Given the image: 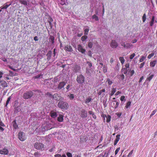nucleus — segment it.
I'll return each instance as SVG.
<instances>
[{
    "mask_svg": "<svg viewBox=\"0 0 157 157\" xmlns=\"http://www.w3.org/2000/svg\"><path fill=\"white\" fill-rule=\"evenodd\" d=\"M57 105L59 107L63 109H67L69 107L68 103L63 101H59Z\"/></svg>",
    "mask_w": 157,
    "mask_h": 157,
    "instance_id": "nucleus-1",
    "label": "nucleus"
},
{
    "mask_svg": "<svg viewBox=\"0 0 157 157\" xmlns=\"http://www.w3.org/2000/svg\"><path fill=\"white\" fill-rule=\"evenodd\" d=\"M66 84V83L64 82H61L58 85L57 87H56L55 85H54L52 86V89H57V90H60L63 88Z\"/></svg>",
    "mask_w": 157,
    "mask_h": 157,
    "instance_id": "nucleus-2",
    "label": "nucleus"
},
{
    "mask_svg": "<svg viewBox=\"0 0 157 157\" xmlns=\"http://www.w3.org/2000/svg\"><path fill=\"white\" fill-rule=\"evenodd\" d=\"M33 93L32 91H27L23 95V98L25 99H27L31 98L33 95Z\"/></svg>",
    "mask_w": 157,
    "mask_h": 157,
    "instance_id": "nucleus-3",
    "label": "nucleus"
},
{
    "mask_svg": "<svg viewBox=\"0 0 157 157\" xmlns=\"http://www.w3.org/2000/svg\"><path fill=\"white\" fill-rule=\"evenodd\" d=\"M76 81L78 83L82 84L84 82V77L81 75H79L77 76Z\"/></svg>",
    "mask_w": 157,
    "mask_h": 157,
    "instance_id": "nucleus-4",
    "label": "nucleus"
},
{
    "mask_svg": "<svg viewBox=\"0 0 157 157\" xmlns=\"http://www.w3.org/2000/svg\"><path fill=\"white\" fill-rule=\"evenodd\" d=\"M18 136L19 139L21 141H24L26 139V137L24 132H20L18 134Z\"/></svg>",
    "mask_w": 157,
    "mask_h": 157,
    "instance_id": "nucleus-5",
    "label": "nucleus"
},
{
    "mask_svg": "<svg viewBox=\"0 0 157 157\" xmlns=\"http://www.w3.org/2000/svg\"><path fill=\"white\" fill-rule=\"evenodd\" d=\"M34 147L35 148L38 149H42L44 148V145L40 143H36L34 144Z\"/></svg>",
    "mask_w": 157,
    "mask_h": 157,
    "instance_id": "nucleus-6",
    "label": "nucleus"
},
{
    "mask_svg": "<svg viewBox=\"0 0 157 157\" xmlns=\"http://www.w3.org/2000/svg\"><path fill=\"white\" fill-rule=\"evenodd\" d=\"M80 68V67L77 64L74 65L72 67L73 71L75 73L79 72Z\"/></svg>",
    "mask_w": 157,
    "mask_h": 157,
    "instance_id": "nucleus-7",
    "label": "nucleus"
},
{
    "mask_svg": "<svg viewBox=\"0 0 157 157\" xmlns=\"http://www.w3.org/2000/svg\"><path fill=\"white\" fill-rule=\"evenodd\" d=\"M52 81L51 79H46L45 81V83L46 85L49 88H52Z\"/></svg>",
    "mask_w": 157,
    "mask_h": 157,
    "instance_id": "nucleus-8",
    "label": "nucleus"
},
{
    "mask_svg": "<svg viewBox=\"0 0 157 157\" xmlns=\"http://www.w3.org/2000/svg\"><path fill=\"white\" fill-rule=\"evenodd\" d=\"M110 45L113 48H116L118 46V44L115 40H113L111 42Z\"/></svg>",
    "mask_w": 157,
    "mask_h": 157,
    "instance_id": "nucleus-9",
    "label": "nucleus"
},
{
    "mask_svg": "<svg viewBox=\"0 0 157 157\" xmlns=\"http://www.w3.org/2000/svg\"><path fill=\"white\" fill-rule=\"evenodd\" d=\"M81 117L83 118H86L87 117V112L84 109L81 111Z\"/></svg>",
    "mask_w": 157,
    "mask_h": 157,
    "instance_id": "nucleus-10",
    "label": "nucleus"
},
{
    "mask_svg": "<svg viewBox=\"0 0 157 157\" xmlns=\"http://www.w3.org/2000/svg\"><path fill=\"white\" fill-rule=\"evenodd\" d=\"M78 50L79 52H81L82 53L85 54L86 52V50L83 49L80 44H79L78 45Z\"/></svg>",
    "mask_w": 157,
    "mask_h": 157,
    "instance_id": "nucleus-11",
    "label": "nucleus"
},
{
    "mask_svg": "<svg viewBox=\"0 0 157 157\" xmlns=\"http://www.w3.org/2000/svg\"><path fill=\"white\" fill-rule=\"evenodd\" d=\"M8 152V150L6 148H4L0 150V154H1L6 155Z\"/></svg>",
    "mask_w": 157,
    "mask_h": 157,
    "instance_id": "nucleus-12",
    "label": "nucleus"
},
{
    "mask_svg": "<svg viewBox=\"0 0 157 157\" xmlns=\"http://www.w3.org/2000/svg\"><path fill=\"white\" fill-rule=\"evenodd\" d=\"M45 95L47 97V99H48V101H49V102H50V101L49 100H51V99H53V95H52V94L50 93L49 92H47L46 94Z\"/></svg>",
    "mask_w": 157,
    "mask_h": 157,
    "instance_id": "nucleus-13",
    "label": "nucleus"
},
{
    "mask_svg": "<svg viewBox=\"0 0 157 157\" xmlns=\"http://www.w3.org/2000/svg\"><path fill=\"white\" fill-rule=\"evenodd\" d=\"M61 98V97L58 94L56 93L53 95V99L59 100H60Z\"/></svg>",
    "mask_w": 157,
    "mask_h": 157,
    "instance_id": "nucleus-14",
    "label": "nucleus"
},
{
    "mask_svg": "<svg viewBox=\"0 0 157 157\" xmlns=\"http://www.w3.org/2000/svg\"><path fill=\"white\" fill-rule=\"evenodd\" d=\"M64 49L67 51L71 52H72L73 51L72 47L71 46L68 45L66 46Z\"/></svg>",
    "mask_w": 157,
    "mask_h": 157,
    "instance_id": "nucleus-15",
    "label": "nucleus"
},
{
    "mask_svg": "<svg viewBox=\"0 0 157 157\" xmlns=\"http://www.w3.org/2000/svg\"><path fill=\"white\" fill-rule=\"evenodd\" d=\"M120 135L119 134L117 135L116 136V139L114 141V145H116L117 144V142H118V141L120 140Z\"/></svg>",
    "mask_w": 157,
    "mask_h": 157,
    "instance_id": "nucleus-16",
    "label": "nucleus"
},
{
    "mask_svg": "<svg viewBox=\"0 0 157 157\" xmlns=\"http://www.w3.org/2000/svg\"><path fill=\"white\" fill-rule=\"evenodd\" d=\"M105 116L106 118V122H109L111 120V116L109 115H107V116H106L105 115H103L101 116V117L104 118H105ZM105 119V118H104V119Z\"/></svg>",
    "mask_w": 157,
    "mask_h": 157,
    "instance_id": "nucleus-17",
    "label": "nucleus"
},
{
    "mask_svg": "<svg viewBox=\"0 0 157 157\" xmlns=\"http://www.w3.org/2000/svg\"><path fill=\"white\" fill-rule=\"evenodd\" d=\"M52 52L51 51H48L47 54V59L49 61L50 60L52 56Z\"/></svg>",
    "mask_w": 157,
    "mask_h": 157,
    "instance_id": "nucleus-18",
    "label": "nucleus"
},
{
    "mask_svg": "<svg viewBox=\"0 0 157 157\" xmlns=\"http://www.w3.org/2000/svg\"><path fill=\"white\" fill-rule=\"evenodd\" d=\"M13 126L15 129H17L18 128V126L16 123V120H14L12 122Z\"/></svg>",
    "mask_w": 157,
    "mask_h": 157,
    "instance_id": "nucleus-19",
    "label": "nucleus"
},
{
    "mask_svg": "<svg viewBox=\"0 0 157 157\" xmlns=\"http://www.w3.org/2000/svg\"><path fill=\"white\" fill-rule=\"evenodd\" d=\"M51 116L53 118H55L57 117V113L56 112L52 111L50 113Z\"/></svg>",
    "mask_w": 157,
    "mask_h": 157,
    "instance_id": "nucleus-20",
    "label": "nucleus"
},
{
    "mask_svg": "<svg viewBox=\"0 0 157 157\" xmlns=\"http://www.w3.org/2000/svg\"><path fill=\"white\" fill-rule=\"evenodd\" d=\"M19 2L21 4L25 6L27 5L28 4L26 0H19Z\"/></svg>",
    "mask_w": 157,
    "mask_h": 157,
    "instance_id": "nucleus-21",
    "label": "nucleus"
},
{
    "mask_svg": "<svg viewBox=\"0 0 157 157\" xmlns=\"http://www.w3.org/2000/svg\"><path fill=\"white\" fill-rule=\"evenodd\" d=\"M63 116L61 115H60L58 117L57 120L59 122H62L63 121Z\"/></svg>",
    "mask_w": 157,
    "mask_h": 157,
    "instance_id": "nucleus-22",
    "label": "nucleus"
},
{
    "mask_svg": "<svg viewBox=\"0 0 157 157\" xmlns=\"http://www.w3.org/2000/svg\"><path fill=\"white\" fill-rule=\"evenodd\" d=\"M129 70H130L129 69L128 70L127 68H124L121 70L122 72L124 74H126L127 73L128 71Z\"/></svg>",
    "mask_w": 157,
    "mask_h": 157,
    "instance_id": "nucleus-23",
    "label": "nucleus"
},
{
    "mask_svg": "<svg viewBox=\"0 0 157 157\" xmlns=\"http://www.w3.org/2000/svg\"><path fill=\"white\" fill-rule=\"evenodd\" d=\"M154 21H155V16H152V17L151 21L150 23V26H152L153 25Z\"/></svg>",
    "mask_w": 157,
    "mask_h": 157,
    "instance_id": "nucleus-24",
    "label": "nucleus"
},
{
    "mask_svg": "<svg viewBox=\"0 0 157 157\" xmlns=\"http://www.w3.org/2000/svg\"><path fill=\"white\" fill-rule=\"evenodd\" d=\"M157 61L156 60H154L152 62H151L150 63V65L151 67H154Z\"/></svg>",
    "mask_w": 157,
    "mask_h": 157,
    "instance_id": "nucleus-25",
    "label": "nucleus"
},
{
    "mask_svg": "<svg viewBox=\"0 0 157 157\" xmlns=\"http://www.w3.org/2000/svg\"><path fill=\"white\" fill-rule=\"evenodd\" d=\"M92 19H95L96 21H98L99 20L98 17L96 15H94L92 16Z\"/></svg>",
    "mask_w": 157,
    "mask_h": 157,
    "instance_id": "nucleus-26",
    "label": "nucleus"
},
{
    "mask_svg": "<svg viewBox=\"0 0 157 157\" xmlns=\"http://www.w3.org/2000/svg\"><path fill=\"white\" fill-rule=\"evenodd\" d=\"M91 100H92V99L90 98H86V100L85 101V103L86 104L89 103L90 102Z\"/></svg>",
    "mask_w": 157,
    "mask_h": 157,
    "instance_id": "nucleus-27",
    "label": "nucleus"
},
{
    "mask_svg": "<svg viewBox=\"0 0 157 157\" xmlns=\"http://www.w3.org/2000/svg\"><path fill=\"white\" fill-rule=\"evenodd\" d=\"M9 71L10 73H9L8 76L12 77L13 76L15 75V73H14V72H13L12 71Z\"/></svg>",
    "mask_w": 157,
    "mask_h": 157,
    "instance_id": "nucleus-28",
    "label": "nucleus"
},
{
    "mask_svg": "<svg viewBox=\"0 0 157 157\" xmlns=\"http://www.w3.org/2000/svg\"><path fill=\"white\" fill-rule=\"evenodd\" d=\"M11 5V4H10L9 5H6L5 6H4L2 7H1V10L3 9H7L9 6Z\"/></svg>",
    "mask_w": 157,
    "mask_h": 157,
    "instance_id": "nucleus-29",
    "label": "nucleus"
},
{
    "mask_svg": "<svg viewBox=\"0 0 157 157\" xmlns=\"http://www.w3.org/2000/svg\"><path fill=\"white\" fill-rule=\"evenodd\" d=\"M119 60L120 61L121 63V64H123L124 63V59L123 57H120L119 58Z\"/></svg>",
    "mask_w": 157,
    "mask_h": 157,
    "instance_id": "nucleus-30",
    "label": "nucleus"
},
{
    "mask_svg": "<svg viewBox=\"0 0 157 157\" xmlns=\"http://www.w3.org/2000/svg\"><path fill=\"white\" fill-rule=\"evenodd\" d=\"M132 46V44L130 43H127L126 44V48L127 49H128L131 48Z\"/></svg>",
    "mask_w": 157,
    "mask_h": 157,
    "instance_id": "nucleus-31",
    "label": "nucleus"
},
{
    "mask_svg": "<svg viewBox=\"0 0 157 157\" xmlns=\"http://www.w3.org/2000/svg\"><path fill=\"white\" fill-rule=\"evenodd\" d=\"M154 75H151V76H149L147 78L146 81H150L153 77Z\"/></svg>",
    "mask_w": 157,
    "mask_h": 157,
    "instance_id": "nucleus-32",
    "label": "nucleus"
},
{
    "mask_svg": "<svg viewBox=\"0 0 157 157\" xmlns=\"http://www.w3.org/2000/svg\"><path fill=\"white\" fill-rule=\"evenodd\" d=\"M131 102L130 101H128L126 103V105L125 106V108H128L130 107V105H131Z\"/></svg>",
    "mask_w": 157,
    "mask_h": 157,
    "instance_id": "nucleus-33",
    "label": "nucleus"
},
{
    "mask_svg": "<svg viewBox=\"0 0 157 157\" xmlns=\"http://www.w3.org/2000/svg\"><path fill=\"white\" fill-rule=\"evenodd\" d=\"M68 96L71 100L73 99L74 98V94H70L69 95H68Z\"/></svg>",
    "mask_w": 157,
    "mask_h": 157,
    "instance_id": "nucleus-34",
    "label": "nucleus"
},
{
    "mask_svg": "<svg viewBox=\"0 0 157 157\" xmlns=\"http://www.w3.org/2000/svg\"><path fill=\"white\" fill-rule=\"evenodd\" d=\"M87 36L86 35H85L82 36L81 37V40L82 41H84L87 38Z\"/></svg>",
    "mask_w": 157,
    "mask_h": 157,
    "instance_id": "nucleus-35",
    "label": "nucleus"
},
{
    "mask_svg": "<svg viewBox=\"0 0 157 157\" xmlns=\"http://www.w3.org/2000/svg\"><path fill=\"white\" fill-rule=\"evenodd\" d=\"M84 34L85 35H87L88 34V32L89 31V29L88 28L85 29L84 30Z\"/></svg>",
    "mask_w": 157,
    "mask_h": 157,
    "instance_id": "nucleus-36",
    "label": "nucleus"
},
{
    "mask_svg": "<svg viewBox=\"0 0 157 157\" xmlns=\"http://www.w3.org/2000/svg\"><path fill=\"white\" fill-rule=\"evenodd\" d=\"M116 89L115 88H113L112 89V90L111 92V93L110 94V95L111 96L113 95L114 93L116 92Z\"/></svg>",
    "mask_w": 157,
    "mask_h": 157,
    "instance_id": "nucleus-37",
    "label": "nucleus"
},
{
    "mask_svg": "<svg viewBox=\"0 0 157 157\" xmlns=\"http://www.w3.org/2000/svg\"><path fill=\"white\" fill-rule=\"evenodd\" d=\"M67 1V0H61L60 3L61 5H63L66 4Z\"/></svg>",
    "mask_w": 157,
    "mask_h": 157,
    "instance_id": "nucleus-38",
    "label": "nucleus"
},
{
    "mask_svg": "<svg viewBox=\"0 0 157 157\" xmlns=\"http://www.w3.org/2000/svg\"><path fill=\"white\" fill-rule=\"evenodd\" d=\"M142 20L143 22H144L146 21V14L145 13H144L142 17Z\"/></svg>",
    "mask_w": 157,
    "mask_h": 157,
    "instance_id": "nucleus-39",
    "label": "nucleus"
},
{
    "mask_svg": "<svg viewBox=\"0 0 157 157\" xmlns=\"http://www.w3.org/2000/svg\"><path fill=\"white\" fill-rule=\"evenodd\" d=\"M34 155L35 157H39L40 155V154L38 152H35L34 153Z\"/></svg>",
    "mask_w": 157,
    "mask_h": 157,
    "instance_id": "nucleus-40",
    "label": "nucleus"
},
{
    "mask_svg": "<svg viewBox=\"0 0 157 157\" xmlns=\"http://www.w3.org/2000/svg\"><path fill=\"white\" fill-rule=\"evenodd\" d=\"M155 54L154 52H152L151 54H150L148 56V59H150L151 58L152 56H153Z\"/></svg>",
    "mask_w": 157,
    "mask_h": 157,
    "instance_id": "nucleus-41",
    "label": "nucleus"
},
{
    "mask_svg": "<svg viewBox=\"0 0 157 157\" xmlns=\"http://www.w3.org/2000/svg\"><path fill=\"white\" fill-rule=\"evenodd\" d=\"M119 78L120 79H121V80H124V75L123 74L120 75L119 76Z\"/></svg>",
    "mask_w": 157,
    "mask_h": 157,
    "instance_id": "nucleus-42",
    "label": "nucleus"
},
{
    "mask_svg": "<svg viewBox=\"0 0 157 157\" xmlns=\"http://www.w3.org/2000/svg\"><path fill=\"white\" fill-rule=\"evenodd\" d=\"M156 112H157L156 109H155V110H153L152 112V113L150 116V118H151L152 116H153L155 114V113H156Z\"/></svg>",
    "mask_w": 157,
    "mask_h": 157,
    "instance_id": "nucleus-43",
    "label": "nucleus"
},
{
    "mask_svg": "<svg viewBox=\"0 0 157 157\" xmlns=\"http://www.w3.org/2000/svg\"><path fill=\"white\" fill-rule=\"evenodd\" d=\"M105 89H103L101 90L98 93V94L99 95H100L101 94L102 92H105Z\"/></svg>",
    "mask_w": 157,
    "mask_h": 157,
    "instance_id": "nucleus-44",
    "label": "nucleus"
},
{
    "mask_svg": "<svg viewBox=\"0 0 157 157\" xmlns=\"http://www.w3.org/2000/svg\"><path fill=\"white\" fill-rule=\"evenodd\" d=\"M106 82H108V84L109 85H110L112 83V82L111 81L109 78L107 79Z\"/></svg>",
    "mask_w": 157,
    "mask_h": 157,
    "instance_id": "nucleus-45",
    "label": "nucleus"
},
{
    "mask_svg": "<svg viewBox=\"0 0 157 157\" xmlns=\"http://www.w3.org/2000/svg\"><path fill=\"white\" fill-rule=\"evenodd\" d=\"M93 45V43L92 42H90L88 43V46L89 48H92V47Z\"/></svg>",
    "mask_w": 157,
    "mask_h": 157,
    "instance_id": "nucleus-46",
    "label": "nucleus"
},
{
    "mask_svg": "<svg viewBox=\"0 0 157 157\" xmlns=\"http://www.w3.org/2000/svg\"><path fill=\"white\" fill-rule=\"evenodd\" d=\"M10 99H11V97H9L8 98L7 100L6 103V106L8 104L9 101L10 100Z\"/></svg>",
    "mask_w": 157,
    "mask_h": 157,
    "instance_id": "nucleus-47",
    "label": "nucleus"
},
{
    "mask_svg": "<svg viewBox=\"0 0 157 157\" xmlns=\"http://www.w3.org/2000/svg\"><path fill=\"white\" fill-rule=\"evenodd\" d=\"M145 58L146 57L145 56H143L141 57V58L140 59V62H142Z\"/></svg>",
    "mask_w": 157,
    "mask_h": 157,
    "instance_id": "nucleus-48",
    "label": "nucleus"
},
{
    "mask_svg": "<svg viewBox=\"0 0 157 157\" xmlns=\"http://www.w3.org/2000/svg\"><path fill=\"white\" fill-rule=\"evenodd\" d=\"M103 71L104 73H106L107 71V70L106 69V66H104L103 69Z\"/></svg>",
    "mask_w": 157,
    "mask_h": 157,
    "instance_id": "nucleus-49",
    "label": "nucleus"
},
{
    "mask_svg": "<svg viewBox=\"0 0 157 157\" xmlns=\"http://www.w3.org/2000/svg\"><path fill=\"white\" fill-rule=\"evenodd\" d=\"M135 54L134 53H133L131 55H130V59H132L133 57L135 56Z\"/></svg>",
    "mask_w": 157,
    "mask_h": 157,
    "instance_id": "nucleus-50",
    "label": "nucleus"
},
{
    "mask_svg": "<svg viewBox=\"0 0 157 157\" xmlns=\"http://www.w3.org/2000/svg\"><path fill=\"white\" fill-rule=\"evenodd\" d=\"M66 155L68 157H72V155L71 153L67 152Z\"/></svg>",
    "mask_w": 157,
    "mask_h": 157,
    "instance_id": "nucleus-51",
    "label": "nucleus"
},
{
    "mask_svg": "<svg viewBox=\"0 0 157 157\" xmlns=\"http://www.w3.org/2000/svg\"><path fill=\"white\" fill-rule=\"evenodd\" d=\"M121 45L122 46H123L125 48H126V44H125V43L124 42H121Z\"/></svg>",
    "mask_w": 157,
    "mask_h": 157,
    "instance_id": "nucleus-52",
    "label": "nucleus"
},
{
    "mask_svg": "<svg viewBox=\"0 0 157 157\" xmlns=\"http://www.w3.org/2000/svg\"><path fill=\"white\" fill-rule=\"evenodd\" d=\"M52 82H54V83H56L59 81L58 79L57 78H54L53 80H52Z\"/></svg>",
    "mask_w": 157,
    "mask_h": 157,
    "instance_id": "nucleus-53",
    "label": "nucleus"
},
{
    "mask_svg": "<svg viewBox=\"0 0 157 157\" xmlns=\"http://www.w3.org/2000/svg\"><path fill=\"white\" fill-rule=\"evenodd\" d=\"M120 147H118L117 148V149L115 151V155H117V153H118V152L119 151V150H120Z\"/></svg>",
    "mask_w": 157,
    "mask_h": 157,
    "instance_id": "nucleus-54",
    "label": "nucleus"
},
{
    "mask_svg": "<svg viewBox=\"0 0 157 157\" xmlns=\"http://www.w3.org/2000/svg\"><path fill=\"white\" fill-rule=\"evenodd\" d=\"M145 64L144 62H143L141 63L140 66L139 68H141L143 67Z\"/></svg>",
    "mask_w": 157,
    "mask_h": 157,
    "instance_id": "nucleus-55",
    "label": "nucleus"
},
{
    "mask_svg": "<svg viewBox=\"0 0 157 157\" xmlns=\"http://www.w3.org/2000/svg\"><path fill=\"white\" fill-rule=\"evenodd\" d=\"M1 85H3L4 87H6L7 86L6 83L5 81L2 82Z\"/></svg>",
    "mask_w": 157,
    "mask_h": 157,
    "instance_id": "nucleus-56",
    "label": "nucleus"
},
{
    "mask_svg": "<svg viewBox=\"0 0 157 157\" xmlns=\"http://www.w3.org/2000/svg\"><path fill=\"white\" fill-rule=\"evenodd\" d=\"M119 105V103L118 102H117L115 105L114 106V109H116L118 106Z\"/></svg>",
    "mask_w": 157,
    "mask_h": 157,
    "instance_id": "nucleus-57",
    "label": "nucleus"
},
{
    "mask_svg": "<svg viewBox=\"0 0 157 157\" xmlns=\"http://www.w3.org/2000/svg\"><path fill=\"white\" fill-rule=\"evenodd\" d=\"M108 153L107 152H105L104 155H102V157H107L108 155Z\"/></svg>",
    "mask_w": 157,
    "mask_h": 157,
    "instance_id": "nucleus-58",
    "label": "nucleus"
},
{
    "mask_svg": "<svg viewBox=\"0 0 157 157\" xmlns=\"http://www.w3.org/2000/svg\"><path fill=\"white\" fill-rule=\"evenodd\" d=\"M87 63L88 64V66L90 67H91L92 66V64L91 62H90L89 61H87Z\"/></svg>",
    "mask_w": 157,
    "mask_h": 157,
    "instance_id": "nucleus-59",
    "label": "nucleus"
},
{
    "mask_svg": "<svg viewBox=\"0 0 157 157\" xmlns=\"http://www.w3.org/2000/svg\"><path fill=\"white\" fill-rule=\"evenodd\" d=\"M90 70H89V69L87 68L86 69V72L87 74H88L89 75H90L91 74V73H90Z\"/></svg>",
    "mask_w": 157,
    "mask_h": 157,
    "instance_id": "nucleus-60",
    "label": "nucleus"
},
{
    "mask_svg": "<svg viewBox=\"0 0 157 157\" xmlns=\"http://www.w3.org/2000/svg\"><path fill=\"white\" fill-rule=\"evenodd\" d=\"M122 114V113H116V114L118 117H120V116H121V114Z\"/></svg>",
    "mask_w": 157,
    "mask_h": 157,
    "instance_id": "nucleus-61",
    "label": "nucleus"
},
{
    "mask_svg": "<svg viewBox=\"0 0 157 157\" xmlns=\"http://www.w3.org/2000/svg\"><path fill=\"white\" fill-rule=\"evenodd\" d=\"M133 152V150H132L129 153L128 157H130V156L132 155Z\"/></svg>",
    "mask_w": 157,
    "mask_h": 157,
    "instance_id": "nucleus-62",
    "label": "nucleus"
},
{
    "mask_svg": "<svg viewBox=\"0 0 157 157\" xmlns=\"http://www.w3.org/2000/svg\"><path fill=\"white\" fill-rule=\"evenodd\" d=\"M130 75L131 76H132L134 73V70H131L130 72Z\"/></svg>",
    "mask_w": 157,
    "mask_h": 157,
    "instance_id": "nucleus-63",
    "label": "nucleus"
},
{
    "mask_svg": "<svg viewBox=\"0 0 157 157\" xmlns=\"http://www.w3.org/2000/svg\"><path fill=\"white\" fill-rule=\"evenodd\" d=\"M125 96H122L120 98V100L121 101H123L124 99Z\"/></svg>",
    "mask_w": 157,
    "mask_h": 157,
    "instance_id": "nucleus-64",
    "label": "nucleus"
}]
</instances>
